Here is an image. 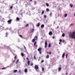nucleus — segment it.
Listing matches in <instances>:
<instances>
[{
  "mask_svg": "<svg viewBox=\"0 0 75 75\" xmlns=\"http://www.w3.org/2000/svg\"><path fill=\"white\" fill-rule=\"evenodd\" d=\"M38 51L40 54H41V53H42V48L41 47H39L38 48Z\"/></svg>",
  "mask_w": 75,
  "mask_h": 75,
  "instance_id": "f257e3e1",
  "label": "nucleus"
},
{
  "mask_svg": "<svg viewBox=\"0 0 75 75\" xmlns=\"http://www.w3.org/2000/svg\"><path fill=\"white\" fill-rule=\"evenodd\" d=\"M47 41L46 40L45 42V48H47Z\"/></svg>",
  "mask_w": 75,
  "mask_h": 75,
  "instance_id": "f03ea898",
  "label": "nucleus"
},
{
  "mask_svg": "<svg viewBox=\"0 0 75 75\" xmlns=\"http://www.w3.org/2000/svg\"><path fill=\"white\" fill-rule=\"evenodd\" d=\"M35 69L36 71H37V69H38V66L37 65H35Z\"/></svg>",
  "mask_w": 75,
  "mask_h": 75,
  "instance_id": "7ed1b4c3",
  "label": "nucleus"
},
{
  "mask_svg": "<svg viewBox=\"0 0 75 75\" xmlns=\"http://www.w3.org/2000/svg\"><path fill=\"white\" fill-rule=\"evenodd\" d=\"M11 21H12V20L11 19H10V20H9L8 21V23H9V24H11Z\"/></svg>",
  "mask_w": 75,
  "mask_h": 75,
  "instance_id": "20e7f679",
  "label": "nucleus"
},
{
  "mask_svg": "<svg viewBox=\"0 0 75 75\" xmlns=\"http://www.w3.org/2000/svg\"><path fill=\"white\" fill-rule=\"evenodd\" d=\"M49 34L50 35H52V32L51 31H50V32H49Z\"/></svg>",
  "mask_w": 75,
  "mask_h": 75,
  "instance_id": "39448f33",
  "label": "nucleus"
},
{
  "mask_svg": "<svg viewBox=\"0 0 75 75\" xmlns=\"http://www.w3.org/2000/svg\"><path fill=\"white\" fill-rule=\"evenodd\" d=\"M34 39L35 40H38V38L37 37V36H35V37L34 38Z\"/></svg>",
  "mask_w": 75,
  "mask_h": 75,
  "instance_id": "423d86ee",
  "label": "nucleus"
},
{
  "mask_svg": "<svg viewBox=\"0 0 75 75\" xmlns=\"http://www.w3.org/2000/svg\"><path fill=\"white\" fill-rule=\"evenodd\" d=\"M46 59H48V58H49V55L47 54L46 56Z\"/></svg>",
  "mask_w": 75,
  "mask_h": 75,
  "instance_id": "0eeeda50",
  "label": "nucleus"
},
{
  "mask_svg": "<svg viewBox=\"0 0 75 75\" xmlns=\"http://www.w3.org/2000/svg\"><path fill=\"white\" fill-rule=\"evenodd\" d=\"M30 61H27V64H28V65H30Z\"/></svg>",
  "mask_w": 75,
  "mask_h": 75,
  "instance_id": "6e6552de",
  "label": "nucleus"
},
{
  "mask_svg": "<svg viewBox=\"0 0 75 75\" xmlns=\"http://www.w3.org/2000/svg\"><path fill=\"white\" fill-rule=\"evenodd\" d=\"M25 73H27V69H25Z\"/></svg>",
  "mask_w": 75,
  "mask_h": 75,
  "instance_id": "1a4fd4ad",
  "label": "nucleus"
},
{
  "mask_svg": "<svg viewBox=\"0 0 75 75\" xmlns=\"http://www.w3.org/2000/svg\"><path fill=\"white\" fill-rule=\"evenodd\" d=\"M36 39H34V38L33 39H32V42H34V41H35Z\"/></svg>",
  "mask_w": 75,
  "mask_h": 75,
  "instance_id": "9d476101",
  "label": "nucleus"
},
{
  "mask_svg": "<svg viewBox=\"0 0 75 75\" xmlns=\"http://www.w3.org/2000/svg\"><path fill=\"white\" fill-rule=\"evenodd\" d=\"M65 53H64L62 55V58H64V56L65 55Z\"/></svg>",
  "mask_w": 75,
  "mask_h": 75,
  "instance_id": "9b49d317",
  "label": "nucleus"
},
{
  "mask_svg": "<svg viewBox=\"0 0 75 75\" xmlns=\"http://www.w3.org/2000/svg\"><path fill=\"white\" fill-rule=\"evenodd\" d=\"M44 13V11H43L42 12V14H41V15H43V14Z\"/></svg>",
  "mask_w": 75,
  "mask_h": 75,
  "instance_id": "f8f14e48",
  "label": "nucleus"
},
{
  "mask_svg": "<svg viewBox=\"0 0 75 75\" xmlns=\"http://www.w3.org/2000/svg\"><path fill=\"white\" fill-rule=\"evenodd\" d=\"M16 20H17V21H19V20H20V18L18 17H17L16 18Z\"/></svg>",
  "mask_w": 75,
  "mask_h": 75,
  "instance_id": "ddd939ff",
  "label": "nucleus"
},
{
  "mask_svg": "<svg viewBox=\"0 0 75 75\" xmlns=\"http://www.w3.org/2000/svg\"><path fill=\"white\" fill-rule=\"evenodd\" d=\"M41 28H43L44 27V25L42 24L41 25Z\"/></svg>",
  "mask_w": 75,
  "mask_h": 75,
  "instance_id": "4468645a",
  "label": "nucleus"
},
{
  "mask_svg": "<svg viewBox=\"0 0 75 75\" xmlns=\"http://www.w3.org/2000/svg\"><path fill=\"white\" fill-rule=\"evenodd\" d=\"M58 70L59 71H61V67H60L58 68Z\"/></svg>",
  "mask_w": 75,
  "mask_h": 75,
  "instance_id": "2eb2a0df",
  "label": "nucleus"
},
{
  "mask_svg": "<svg viewBox=\"0 0 75 75\" xmlns=\"http://www.w3.org/2000/svg\"><path fill=\"white\" fill-rule=\"evenodd\" d=\"M34 29H32L30 31V33H33V31H34Z\"/></svg>",
  "mask_w": 75,
  "mask_h": 75,
  "instance_id": "dca6fc26",
  "label": "nucleus"
},
{
  "mask_svg": "<svg viewBox=\"0 0 75 75\" xmlns=\"http://www.w3.org/2000/svg\"><path fill=\"white\" fill-rule=\"evenodd\" d=\"M37 43V42H35L34 43V46H35L36 45V44Z\"/></svg>",
  "mask_w": 75,
  "mask_h": 75,
  "instance_id": "f3484780",
  "label": "nucleus"
},
{
  "mask_svg": "<svg viewBox=\"0 0 75 75\" xmlns=\"http://www.w3.org/2000/svg\"><path fill=\"white\" fill-rule=\"evenodd\" d=\"M46 10V11H47V12H48L50 11L49 9H48V8H47Z\"/></svg>",
  "mask_w": 75,
  "mask_h": 75,
  "instance_id": "a211bd4d",
  "label": "nucleus"
},
{
  "mask_svg": "<svg viewBox=\"0 0 75 75\" xmlns=\"http://www.w3.org/2000/svg\"><path fill=\"white\" fill-rule=\"evenodd\" d=\"M17 72V70H14V71L13 72L15 73L16 72Z\"/></svg>",
  "mask_w": 75,
  "mask_h": 75,
  "instance_id": "6ab92c4d",
  "label": "nucleus"
},
{
  "mask_svg": "<svg viewBox=\"0 0 75 75\" xmlns=\"http://www.w3.org/2000/svg\"><path fill=\"white\" fill-rule=\"evenodd\" d=\"M70 6L72 8V7H73V5L72 4H70Z\"/></svg>",
  "mask_w": 75,
  "mask_h": 75,
  "instance_id": "aec40b11",
  "label": "nucleus"
},
{
  "mask_svg": "<svg viewBox=\"0 0 75 75\" xmlns=\"http://www.w3.org/2000/svg\"><path fill=\"white\" fill-rule=\"evenodd\" d=\"M46 4L47 7H49V4H48L46 3Z\"/></svg>",
  "mask_w": 75,
  "mask_h": 75,
  "instance_id": "412c9836",
  "label": "nucleus"
},
{
  "mask_svg": "<svg viewBox=\"0 0 75 75\" xmlns=\"http://www.w3.org/2000/svg\"><path fill=\"white\" fill-rule=\"evenodd\" d=\"M24 54H23V53H21V55H22V57H23Z\"/></svg>",
  "mask_w": 75,
  "mask_h": 75,
  "instance_id": "4be33fe9",
  "label": "nucleus"
},
{
  "mask_svg": "<svg viewBox=\"0 0 75 75\" xmlns=\"http://www.w3.org/2000/svg\"><path fill=\"white\" fill-rule=\"evenodd\" d=\"M29 26V25L28 24H27L26 25V27H28Z\"/></svg>",
  "mask_w": 75,
  "mask_h": 75,
  "instance_id": "5701e85b",
  "label": "nucleus"
},
{
  "mask_svg": "<svg viewBox=\"0 0 75 75\" xmlns=\"http://www.w3.org/2000/svg\"><path fill=\"white\" fill-rule=\"evenodd\" d=\"M40 23H38V24L37 25V27H39V26H40Z\"/></svg>",
  "mask_w": 75,
  "mask_h": 75,
  "instance_id": "b1692460",
  "label": "nucleus"
},
{
  "mask_svg": "<svg viewBox=\"0 0 75 75\" xmlns=\"http://www.w3.org/2000/svg\"><path fill=\"white\" fill-rule=\"evenodd\" d=\"M62 37H64V36H65V33H64L62 34Z\"/></svg>",
  "mask_w": 75,
  "mask_h": 75,
  "instance_id": "393cba45",
  "label": "nucleus"
},
{
  "mask_svg": "<svg viewBox=\"0 0 75 75\" xmlns=\"http://www.w3.org/2000/svg\"><path fill=\"white\" fill-rule=\"evenodd\" d=\"M67 16V14L66 13L64 15V17H66Z\"/></svg>",
  "mask_w": 75,
  "mask_h": 75,
  "instance_id": "a878e982",
  "label": "nucleus"
},
{
  "mask_svg": "<svg viewBox=\"0 0 75 75\" xmlns=\"http://www.w3.org/2000/svg\"><path fill=\"white\" fill-rule=\"evenodd\" d=\"M18 61H19L18 59L17 60V61L16 62V64H17V63H18Z\"/></svg>",
  "mask_w": 75,
  "mask_h": 75,
  "instance_id": "bb28decb",
  "label": "nucleus"
},
{
  "mask_svg": "<svg viewBox=\"0 0 75 75\" xmlns=\"http://www.w3.org/2000/svg\"><path fill=\"white\" fill-rule=\"evenodd\" d=\"M48 46H49V48L51 47V44L50 43L49 44Z\"/></svg>",
  "mask_w": 75,
  "mask_h": 75,
  "instance_id": "cd10ccee",
  "label": "nucleus"
},
{
  "mask_svg": "<svg viewBox=\"0 0 75 75\" xmlns=\"http://www.w3.org/2000/svg\"><path fill=\"white\" fill-rule=\"evenodd\" d=\"M67 57H68V54H67L66 55V58H67Z\"/></svg>",
  "mask_w": 75,
  "mask_h": 75,
  "instance_id": "c85d7f7f",
  "label": "nucleus"
},
{
  "mask_svg": "<svg viewBox=\"0 0 75 75\" xmlns=\"http://www.w3.org/2000/svg\"><path fill=\"white\" fill-rule=\"evenodd\" d=\"M19 36L21 37V38H23V36H22L21 35H19Z\"/></svg>",
  "mask_w": 75,
  "mask_h": 75,
  "instance_id": "c756f323",
  "label": "nucleus"
},
{
  "mask_svg": "<svg viewBox=\"0 0 75 75\" xmlns=\"http://www.w3.org/2000/svg\"><path fill=\"white\" fill-rule=\"evenodd\" d=\"M34 58L35 59H36V57H35V56H34Z\"/></svg>",
  "mask_w": 75,
  "mask_h": 75,
  "instance_id": "7c9ffc66",
  "label": "nucleus"
},
{
  "mask_svg": "<svg viewBox=\"0 0 75 75\" xmlns=\"http://www.w3.org/2000/svg\"><path fill=\"white\" fill-rule=\"evenodd\" d=\"M44 16L45 18H47V16H46V15H44Z\"/></svg>",
  "mask_w": 75,
  "mask_h": 75,
  "instance_id": "2f4dec72",
  "label": "nucleus"
},
{
  "mask_svg": "<svg viewBox=\"0 0 75 75\" xmlns=\"http://www.w3.org/2000/svg\"><path fill=\"white\" fill-rule=\"evenodd\" d=\"M42 71H44V68L43 67H42Z\"/></svg>",
  "mask_w": 75,
  "mask_h": 75,
  "instance_id": "473e14b6",
  "label": "nucleus"
},
{
  "mask_svg": "<svg viewBox=\"0 0 75 75\" xmlns=\"http://www.w3.org/2000/svg\"><path fill=\"white\" fill-rule=\"evenodd\" d=\"M59 42H62V40H59Z\"/></svg>",
  "mask_w": 75,
  "mask_h": 75,
  "instance_id": "72a5a7b5",
  "label": "nucleus"
},
{
  "mask_svg": "<svg viewBox=\"0 0 75 75\" xmlns=\"http://www.w3.org/2000/svg\"><path fill=\"white\" fill-rule=\"evenodd\" d=\"M26 59L27 60H28V61L29 60V58H28V57H26Z\"/></svg>",
  "mask_w": 75,
  "mask_h": 75,
  "instance_id": "f704fd0d",
  "label": "nucleus"
},
{
  "mask_svg": "<svg viewBox=\"0 0 75 75\" xmlns=\"http://www.w3.org/2000/svg\"><path fill=\"white\" fill-rule=\"evenodd\" d=\"M6 69V67H3L1 69Z\"/></svg>",
  "mask_w": 75,
  "mask_h": 75,
  "instance_id": "c9c22d12",
  "label": "nucleus"
},
{
  "mask_svg": "<svg viewBox=\"0 0 75 75\" xmlns=\"http://www.w3.org/2000/svg\"><path fill=\"white\" fill-rule=\"evenodd\" d=\"M31 66H33V63H31Z\"/></svg>",
  "mask_w": 75,
  "mask_h": 75,
  "instance_id": "e433bc0d",
  "label": "nucleus"
},
{
  "mask_svg": "<svg viewBox=\"0 0 75 75\" xmlns=\"http://www.w3.org/2000/svg\"><path fill=\"white\" fill-rule=\"evenodd\" d=\"M10 8L11 9H12V8H13V6H11L10 7Z\"/></svg>",
  "mask_w": 75,
  "mask_h": 75,
  "instance_id": "4c0bfd02",
  "label": "nucleus"
},
{
  "mask_svg": "<svg viewBox=\"0 0 75 75\" xmlns=\"http://www.w3.org/2000/svg\"><path fill=\"white\" fill-rule=\"evenodd\" d=\"M41 62L42 63V62H44V60H42Z\"/></svg>",
  "mask_w": 75,
  "mask_h": 75,
  "instance_id": "58836bf2",
  "label": "nucleus"
},
{
  "mask_svg": "<svg viewBox=\"0 0 75 75\" xmlns=\"http://www.w3.org/2000/svg\"><path fill=\"white\" fill-rule=\"evenodd\" d=\"M51 15H52V13H50V16H51Z\"/></svg>",
  "mask_w": 75,
  "mask_h": 75,
  "instance_id": "ea45409f",
  "label": "nucleus"
},
{
  "mask_svg": "<svg viewBox=\"0 0 75 75\" xmlns=\"http://www.w3.org/2000/svg\"><path fill=\"white\" fill-rule=\"evenodd\" d=\"M62 42L63 43L64 42H65V40H62Z\"/></svg>",
  "mask_w": 75,
  "mask_h": 75,
  "instance_id": "a19ab883",
  "label": "nucleus"
},
{
  "mask_svg": "<svg viewBox=\"0 0 75 75\" xmlns=\"http://www.w3.org/2000/svg\"><path fill=\"white\" fill-rule=\"evenodd\" d=\"M34 3L35 4H36V3H37V1H35Z\"/></svg>",
  "mask_w": 75,
  "mask_h": 75,
  "instance_id": "79ce46f5",
  "label": "nucleus"
},
{
  "mask_svg": "<svg viewBox=\"0 0 75 75\" xmlns=\"http://www.w3.org/2000/svg\"><path fill=\"white\" fill-rule=\"evenodd\" d=\"M24 47L25 49H26V48H25V46L24 45Z\"/></svg>",
  "mask_w": 75,
  "mask_h": 75,
  "instance_id": "37998d69",
  "label": "nucleus"
},
{
  "mask_svg": "<svg viewBox=\"0 0 75 75\" xmlns=\"http://www.w3.org/2000/svg\"><path fill=\"white\" fill-rule=\"evenodd\" d=\"M73 25V24L71 23L70 25Z\"/></svg>",
  "mask_w": 75,
  "mask_h": 75,
  "instance_id": "c03bdc74",
  "label": "nucleus"
},
{
  "mask_svg": "<svg viewBox=\"0 0 75 75\" xmlns=\"http://www.w3.org/2000/svg\"><path fill=\"white\" fill-rule=\"evenodd\" d=\"M19 72L20 73V72H21V70H19Z\"/></svg>",
  "mask_w": 75,
  "mask_h": 75,
  "instance_id": "a18cd8bd",
  "label": "nucleus"
},
{
  "mask_svg": "<svg viewBox=\"0 0 75 75\" xmlns=\"http://www.w3.org/2000/svg\"><path fill=\"white\" fill-rule=\"evenodd\" d=\"M52 38H53V39L55 38V37H54V36H53V37H52Z\"/></svg>",
  "mask_w": 75,
  "mask_h": 75,
  "instance_id": "49530a36",
  "label": "nucleus"
},
{
  "mask_svg": "<svg viewBox=\"0 0 75 75\" xmlns=\"http://www.w3.org/2000/svg\"><path fill=\"white\" fill-rule=\"evenodd\" d=\"M14 58L15 59H16V56H15V57H14Z\"/></svg>",
  "mask_w": 75,
  "mask_h": 75,
  "instance_id": "de8ad7c7",
  "label": "nucleus"
},
{
  "mask_svg": "<svg viewBox=\"0 0 75 75\" xmlns=\"http://www.w3.org/2000/svg\"><path fill=\"white\" fill-rule=\"evenodd\" d=\"M47 54H49V52H47Z\"/></svg>",
  "mask_w": 75,
  "mask_h": 75,
  "instance_id": "09e8293b",
  "label": "nucleus"
},
{
  "mask_svg": "<svg viewBox=\"0 0 75 75\" xmlns=\"http://www.w3.org/2000/svg\"><path fill=\"white\" fill-rule=\"evenodd\" d=\"M51 52H49V54H51Z\"/></svg>",
  "mask_w": 75,
  "mask_h": 75,
  "instance_id": "8fccbe9b",
  "label": "nucleus"
},
{
  "mask_svg": "<svg viewBox=\"0 0 75 75\" xmlns=\"http://www.w3.org/2000/svg\"><path fill=\"white\" fill-rule=\"evenodd\" d=\"M30 1H32L33 0H30Z\"/></svg>",
  "mask_w": 75,
  "mask_h": 75,
  "instance_id": "3c124183",
  "label": "nucleus"
},
{
  "mask_svg": "<svg viewBox=\"0 0 75 75\" xmlns=\"http://www.w3.org/2000/svg\"><path fill=\"white\" fill-rule=\"evenodd\" d=\"M7 34H8V33H6V35H7Z\"/></svg>",
  "mask_w": 75,
  "mask_h": 75,
  "instance_id": "603ef678",
  "label": "nucleus"
},
{
  "mask_svg": "<svg viewBox=\"0 0 75 75\" xmlns=\"http://www.w3.org/2000/svg\"><path fill=\"white\" fill-rule=\"evenodd\" d=\"M59 44H61V42H59Z\"/></svg>",
  "mask_w": 75,
  "mask_h": 75,
  "instance_id": "864d4df0",
  "label": "nucleus"
},
{
  "mask_svg": "<svg viewBox=\"0 0 75 75\" xmlns=\"http://www.w3.org/2000/svg\"><path fill=\"white\" fill-rule=\"evenodd\" d=\"M15 61V60H13V62H14Z\"/></svg>",
  "mask_w": 75,
  "mask_h": 75,
  "instance_id": "5fc2aeb1",
  "label": "nucleus"
},
{
  "mask_svg": "<svg viewBox=\"0 0 75 75\" xmlns=\"http://www.w3.org/2000/svg\"><path fill=\"white\" fill-rule=\"evenodd\" d=\"M36 47H37V45H36Z\"/></svg>",
  "mask_w": 75,
  "mask_h": 75,
  "instance_id": "6e6d98bb",
  "label": "nucleus"
},
{
  "mask_svg": "<svg viewBox=\"0 0 75 75\" xmlns=\"http://www.w3.org/2000/svg\"><path fill=\"white\" fill-rule=\"evenodd\" d=\"M58 27H59L58 26L57 27V28H58Z\"/></svg>",
  "mask_w": 75,
  "mask_h": 75,
  "instance_id": "4d7b16f0",
  "label": "nucleus"
},
{
  "mask_svg": "<svg viewBox=\"0 0 75 75\" xmlns=\"http://www.w3.org/2000/svg\"><path fill=\"white\" fill-rule=\"evenodd\" d=\"M67 73H66V75H67Z\"/></svg>",
  "mask_w": 75,
  "mask_h": 75,
  "instance_id": "13d9d810",
  "label": "nucleus"
},
{
  "mask_svg": "<svg viewBox=\"0 0 75 75\" xmlns=\"http://www.w3.org/2000/svg\"><path fill=\"white\" fill-rule=\"evenodd\" d=\"M38 61H40V59H39L38 60Z\"/></svg>",
  "mask_w": 75,
  "mask_h": 75,
  "instance_id": "bf43d9fd",
  "label": "nucleus"
},
{
  "mask_svg": "<svg viewBox=\"0 0 75 75\" xmlns=\"http://www.w3.org/2000/svg\"><path fill=\"white\" fill-rule=\"evenodd\" d=\"M74 16H75V13L74 14Z\"/></svg>",
  "mask_w": 75,
  "mask_h": 75,
  "instance_id": "052dcab7",
  "label": "nucleus"
},
{
  "mask_svg": "<svg viewBox=\"0 0 75 75\" xmlns=\"http://www.w3.org/2000/svg\"><path fill=\"white\" fill-rule=\"evenodd\" d=\"M40 75H42L41 74Z\"/></svg>",
  "mask_w": 75,
  "mask_h": 75,
  "instance_id": "680f3d73",
  "label": "nucleus"
}]
</instances>
